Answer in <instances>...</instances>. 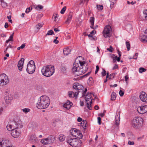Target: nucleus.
I'll use <instances>...</instances> for the list:
<instances>
[{"instance_id":"obj_1","label":"nucleus","mask_w":147,"mask_h":147,"mask_svg":"<svg viewBox=\"0 0 147 147\" xmlns=\"http://www.w3.org/2000/svg\"><path fill=\"white\" fill-rule=\"evenodd\" d=\"M88 64L84 61H81L77 58L73 64L72 71L76 76L81 75L85 73L88 70Z\"/></svg>"},{"instance_id":"obj_2","label":"nucleus","mask_w":147,"mask_h":147,"mask_svg":"<svg viewBox=\"0 0 147 147\" xmlns=\"http://www.w3.org/2000/svg\"><path fill=\"white\" fill-rule=\"evenodd\" d=\"M50 103V100L49 97L45 95H42L39 98L36 107L39 109H45L48 107Z\"/></svg>"},{"instance_id":"obj_3","label":"nucleus","mask_w":147,"mask_h":147,"mask_svg":"<svg viewBox=\"0 0 147 147\" xmlns=\"http://www.w3.org/2000/svg\"><path fill=\"white\" fill-rule=\"evenodd\" d=\"M41 72L42 74L44 76L50 77L55 72L54 66L51 65L44 66L42 68Z\"/></svg>"},{"instance_id":"obj_4","label":"nucleus","mask_w":147,"mask_h":147,"mask_svg":"<svg viewBox=\"0 0 147 147\" xmlns=\"http://www.w3.org/2000/svg\"><path fill=\"white\" fill-rule=\"evenodd\" d=\"M143 119L140 117H135L132 121V126L137 128L140 127L143 124Z\"/></svg>"},{"instance_id":"obj_5","label":"nucleus","mask_w":147,"mask_h":147,"mask_svg":"<svg viewBox=\"0 0 147 147\" xmlns=\"http://www.w3.org/2000/svg\"><path fill=\"white\" fill-rule=\"evenodd\" d=\"M67 142L70 145L74 147H80L81 146V141L76 138H68Z\"/></svg>"},{"instance_id":"obj_6","label":"nucleus","mask_w":147,"mask_h":147,"mask_svg":"<svg viewBox=\"0 0 147 147\" xmlns=\"http://www.w3.org/2000/svg\"><path fill=\"white\" fill-rule=\"evenodd\" d=\"M35 70V66L34 61L31 60L27 64L26 71L29 74H32L34 72Z\"/></svg>"},{"instance_id":"obj_7","label":"nucleus","mask_w":147,"mask_h":147,"mask_svg":"<svg viewBox=\"0 0 147 147\" xmlns=\"http://www.w3.org/2000/svg\"><path fill=\"white\" fill-rule=\"evenodd\" d=\"M9 82L8 76L5 74L0 75V85H4L7 84Z\"/></svg>"},{"instance_id":"obj_8","label":"nucleus","mask_w":147,"mask_h":147,"mask_svg":"<svg viewBox=\"0 0 147 147\" xmlns=\"http://www.w3.org/2000/svg\"><path fill=\"white\" fill-rule=\"evenodd\" d=\"M111 31V28L110 26L107 25L106 26L103 32V35L104 37L106 38L110 37L111 36L110 34Z\"/></svg>"},{"instance_id":"obj_9","label":"nucleus","mask_w":147,"mask_h":147,"mask_svg":"<svg viewBox=\"0 0 147 147\" xmlns=\"http://www.w3.org/2000/svg\"><path fill=\"white\" fill-rule=\"evenodd\" d=\"M11 123L14 129H18L19 128H22V127L21 121L20 120L18 121L17 122L15 121H12Z\"/></svg>"},{"instance_id":"obj_10","label":"nucleus","mask_w":147,"mask_h":147,"mask_svg":"<svg viewBox=\"0 0 147 147\" xmlns=\"http://www.w3.org/2000/svg\"><path fill=\"white\" fill-rule=\"evenodd\" d=\"M137 111L140 114H143L147 112V105L141 106L137 108Z\"/></svg>"},{"instance_id":"obj_11","label":"nucleus","mask_w":147,"mask_h":147,"mask_svg":"<svg viewBox=\"0 0 147 147\" xmlns=\"http://www.w3.org/2000/svg\"><path fill=\"white\" fill-rule=\"evenodd\" d=\"M140 100L143 102L147 103V94L144 92H142L139 96Z\"/></svg>"},{"instance_id":"obj_12","label":"nucleus","mask_w":147,"mask_h":147,"mask_svg":"<svg viewBox=\"0 0 147 147\" xmlns=\"http://www.w3.org/2000/svg\"><path fill=\"white\" fill-rule=\"evenodd\" d=\"M11 134L13 137L17 138L20 134V132H19L18 129H15L11 131Z\"/></svg>"},{"instance_id":"obj_13","label":"nucleus","mask_w":147,"mask_h":147,"mask_svg":"<svg viewBox=\"0 0 147 147\" xmlns=\"http://www.w3.org/2000/svg\"><path fill=\"white\" fill-rule=\"evenodd\" d=\"M24 61V59L23 58H22L18 62V69L20 71L22 70Z\"/></svg>"},{"instance_id":"obj_14","label":"nucleus","mask_w":147,"mask_h":147,"mask_svg":"<svg viewBox=\"0 0 147 147\" xmlns=\"http://www.w3.org/2000/svg\"><path fill=\"white\" fill-rule=\"evenodd\" d=\"M73 88L78 91L82 90L83 88V86L78 83H76L73 86Z\"/></svg>"},{"instance_id":"obj_15","label":"nucleus","mask_w":147,"mask_h":147,"mask_svg":"<svg viewBox=\"0 0 147 147\" xmlns=\"http://www.w3.org/2000/svg\"><path fill=\"white\" fill-rule=\"evenodd\" d=\"M72 105V103L69 100H67L66 102L63 104V106L67 109H69Z\"/></svg>"},{"instance_id":"obj_16","label":"nucleus","mask_w":147,"mask_h":147,"mask_svg":"<svg viewBox=\"0 0 147 147\" xmlns=\"http://www.w3.org/2000/svg\"><path fill=\"white\" fill-rule=\"evenodd\" d=\"M13 99V97L11 95H9L5 98V102L7 104L9 103Z\"/></svg>"},{"instance_id":"obj_17","label":"nucleus","mask_w":147,"mask_h":147,"mask_svg":"<svg viewBox=\"0 0 147 147\" xmlns=\"http://www.w3.org/2000/svg\"><path fill=\"white\" fill-rule=\"evenodd\" d=\"M30 140L32 143H34L37 142L38 139L35 135H32L30 136Z\"/></svg>"},{"instance_id":"obj_18","label":"nucleus","mask_w":147,"mask_h":147,"mask_svg":"<svg viewBox=\"0 0 147 147\" xmlns=\"http://www.w3.org/2000/svg\"><path fill=\"white\" fill-rule=\"evenodd\" d=\"M115 122L114 124L116 126H118L119 124L120 121V117L119 114L116 115L115 116Z\"/></svg>"},{"instance_id":"obj_19","label":"nucleus","mask_w":147,"mask_h":147,"mask_svg":"<svg viewBox=\"0 0 147 147\" xmlns=\"http://www.w3.org/2000/svg\"><path fill=\"white\" fill-rule=\"evenodd\" d=\"M92 95L94 96V94H93L92 93H90L89 94L88 93H87L86 96L85 97L86 102H88L89 100H92Z\"/></svg>"},{"instance_id":"obj_20","label":"nucleus","mask_w":147,"mask_h":147,"mask_svg":"<svg viewBox=\"0 0 147 147\" xmlns=\"http://www.w3.org/2000/svg\"><path fill=\"white\" fill-rule=\"evenodd\" d=\"M71 135L74 137H76L78 134V130L77 129H73L71 131Z\"/></svg>"},{"instance_id":"obj_21","label":"nucleus","mask_w":147,"mask_h":147,"mask_svg":"<svg viewBox=\"0 0 147 147\" xmlns=\"http://www.w3.org/2000/svg\"><path fill=\"white\" fill-rule=\"evenodd\" d=\"M71 52V49H69L68 47L64 49L63 51L64 54L66 55L69 54Z\"/></svg>"},{"instance_id":"obj_22","label":"nucleus","mask_w":147,"mask_h":147,"mask_svg":"<svg viewBox=\"0 0 147 147\" xmlns=\"http://www.w3.org/2000/svg\"><path fill=\"white\" fill-rule=\"evenodd\" d=\"M4 144L3 147H14L12 146H10V143L8 140L6 139L5 142Z\"/></svg>"},{"instance_id":"obj_23","label":"nucleus","mask_w":147,"mask_h":147,"mask_svg":"<svg viewBox=\"0 0 147 147\" xmlns=\"http://www.w3.org/2000/svg\"><path fill=\"white\" fill-rule=\"evenodd\" d=\"M49 139L46 138L44 139L41 140L40 141V142L42 144L44 145H47L49 143Z\"/></svg>"},{"instance_id":"obj_24","label":"nucleus","mask_w":147,"mask_h":147,"mask_svg":"<svg viewBox=\"0 0 147 147\" xmlns=\"http://www.w3.org/2000/svg\"><path fill=\"white\" fill-rule=\"evenodd\" d=\"M92 103V100H89L88 102H86V104L88 108L90 110L91 109V105Z\"/></svg>"},{"instance_id":"obj_25","label":"nucleus","mask_w":147,"mask_h":147,"mask_svg":"<svg viewBox=\"0 0 147 147\" xmlns=\"http://www.w3.org/2000/svg\"><path fill=\"white\" fill-rule=\"evenodd\" d=\"M72 18V14L71 13H70L68 16L67 20L65 22V23L67 24H68L70 23Z\"/></svg>"},{"instance_id":"obj_26","label":"nucleus","mask_w":147,"mask_h":147,"mask_svg":"<svg viewBox=\"0 0 147 147\" xmlns=\"http://www.w3.org/2000/svg\"><path fill=\"white\" fill-rule=\"evenodd\" d=\"M6 127L7 130L9 131H12L14 129H13V127L12 125H11V122H10L9 123L8 125H7Z\"/></svg>"},{"instance_id":"obj_27","label":"nucleus","mask_w":147,"mask_h":147,"mask_svg":"<svg viewBox=\"0 0 147 147\" xmlns=\"http://www.w3.org/2000/svg\"><path fill=\"white\" fill-rule=\"evenodd\" d=\"M65 136L62 134H61L59 135V139L61 142L63 141L65 139Z\"/></svg>"},{"instance_id":"obj_28","label":"nucleus","mask_w":147,"mask_h":147,"mask_svg":"<svg viewBox=\"0 0 147 147\" xmlns=\"http://www.w3.org/2000/svg\"><path fill=\"white\" fill-rule=\"evenodd\" d=\"M116 98V93L114 92H112L111 95V100H115Z\"/></svg>"},{"instance_id":"obj_29","label":"nucleus","mask_w":147,"mask_h":147,"mask_svg":"<svg viewBox=\"0 0 147 147\" xmlns=\"http://www.w3.org/2000/svg\"><path fill=\"white\" fill-rule=\"evenodd\" d=\"M87 125V121H83L80 124L81 126H82L84 128L86 127Z\"/></svg>"},{"instance_id":"obj_30","label":"nucleus","mask_w":147,"mask_h":147,"mask_svg":"<svg viewBox=\"0 0 147 147\" xmlns=\"http://www.w3.org/2000/svg\"><path fill=\"white\" fill-rule=\"evenodd\" d=\"M94 19L95 18L94 17H91L90 18V22L91 24V26H90V27H92L94 25Z\"/></svg>"},{"instance_id":"obj_31","label":"nucleus","mask_w":147,"mask_h":147,"mask_svg":"<svg viewBox=\"0 0 147 147\" xmlns=\"http://www.w3.org/2000/svg\"><path fill=\"white\" fill-rule=\"evenodd\" d=\"M5 140H0V147H3V145L5 142Z\"/></svg>"},{"instance_id":"obj_32","label":"nucleus","mask_w":147,"mask_h":147,"mask_svg":"<svg viewBox=\"0 0 147 147\" xmlns=\"http://www.w3.org/2000/svg\"><path fill=\"white\" fill-rule=\"evenodd\" d=\"M42 26V24H38L36 26V27L38 30Z\"/></svg>"},{"instance_id":"obj_33","label":"nucleus","mask_w":147,"mask_h":147,"mask_svg":"<svg viewBox=\"0 0 147 147\" xmlns=\"http://www.w3.org/2000/svg\"><path fill=\"white\" fill-rule=\"evenodd\" d=\"M68 93V96L69 97L72 98L74 97V92L71 91H69Z\"/></svg>"},{"instance_id":"obj_34","label":"nucleus","mask_w":147,"mask_h":147,"mask_svg":"<svg viewBox=\"0 0 147 147\" xmlns=\"http://www.w3.org/2000/svg\"><path fill=\"white\" fill-rule=\"evenodd\" d=\"M54 32L52 30H50L46 34V36L47 35H51L53 34Z\"/></svg>"},{"instance_id":"obj_35","label":"nucleus","mask_w":147,"mask_h":147,"mask_svg":"<svg viewBox=\"0 0 147 147\" xmlns=\"http://www.w3.org/2000/svg\"><path fill=\"white\" fill-rule=\"evenodd\" d=\"M143 14L145 19L147 20V10H145L144 11Z\"/></svg>"},{"instance_id":"obj_36","label":"nucleus","mask_w":147,"mask_h":147,"mask_svg":"<svg viewBox=\"0 0 147 147\" xmlns=\"http://www.w3.org/2000/svg\"><path fill=\"white\" fill-rule=\"evenodd\" d=\"M146 70V69H145L143 67H140L139 68V72L140 73L145 71Z\"/></svg>"},{"instance_id":"obj_37","label":"nucleus","mask_w":147,"mask_h":147,"mask_svg":"<svg viewBox=\"0 0 147 147\" xmlns=\"http://www.w3.org/2000/svg\"><path fill=\"white\" fill-rule=\"evenodd\" d=\"M13 37L12 36H10L9 37V39L6 41V43H8V42L11 41H13Z\"/></svg>"},{"instance_id":"obj_38","label":"nucleus","mask_w":147,"mask_h":147,"mask_svg":"<svg viewBox=\"0 0 147 147\" xmlns=\"http://www.w3.org/2000/svg\"><path fill=\"white\" fill-rule=\"evenodd\" d=\"M125 43L127 46V51H129L130 50V46L129 43V42L127 41Z\"/></svg>"},{"instance_id":"obj_39","label":"nucleus","mask_w":147,"mask_h":147,"mask_svg":"<svg viewBox=\"0 0 147 147\" xmlns=\"http://www.w3.org/2000/svg\"><path fill=\"white\" fill-rule=\"evenodd\" d=\"M22 111L25 113H26L30 111V109L28 108H24L22 109Z\"/></svg>"},{"instance_id":"obj_40","label":"nucleus","mask_w":147,"mask_h":147,"mask_svg":"<svg viewBox=\"0 0 147 147\" xmlns=\"http://www.w3.org/2000/svg\"><path fill=\"white\" fill-rule=\"evenodd\" d=\"M66 6H65L61 10V11H60V13L61 14H63V13H64L65 11L66 10Z\"/></svg>"},{"instance_id":"obj_41","label":"nucleus","mask_w":147,"mask_h":147,"mask_svg":"<svg viewBox=\"0 0 147 147\" xmlns=\"http://www.w3.org/2000/svg\"><path fill=\"white\" fill-rule=\"evenodd\" d=\"M43 8V7L42 6L40 5H38L36 7V9L37 10H40L42 9Z\"/></svg>"},{"instance_id":"obj_42","label":"nucleus","mask_w":147,"mask_h":147,"mask_svg":"<svg viewBox=\"0 0 147 147\" xmlns=\"http://www.w3.org/2000/svg\"><path fill=\"white\" fill-rule=\"evenodd\" d=\"M97 7L98 9L99 10H102L103 9V7L102 5H97Z\"/></svg>"},{"instance_id":"obj_43","label":"nucleus","mask_w":147,"mask_h":147,"mask_svg":"<svg viewBox=\"0 0 147 147\" xmlns=\"http://www.w3.org/2000/svg\"><path fill=\"white\" fill-rule=\"evenodd\" d=\"M107 50L109 51L110 52L112 53L114 50V49L111 46H110V48H107Z\"/></svg>"},{"instance_id":"obj_44","label":"nucleus","mask_w":147,"mask_h":147,"mask_svg":"<svg viewBox=\"0 0 147 147\" xmlns=\"http://www.w3.org/2000/svg\"><path fill=\"white\" fill-rule=\"evenodd\" d=\"M106 71L105 69H103V71L101 73L102 76H104L106 75Z\"/></svg>"},{"instance_id":"obj_45","label":"nucleus","mask_w":147,"mask_h":147,"mask_svg":"<svg viewBox=\"0 0 147 147\" xmlns=\"http://www.w3.org/2000/svg\"><path fill=\"white\" fill-rule=\"evenodd\" d=\"M119 94L120 96H123L124 94V92L121 90H120Z\"/></svg>"},{"instance_id":"obj_46","label":"nucleus","mask_w":147,"mask_h":147,"mask_svg":"<svg viewBox=\"0 0 147 147\" xmlns=\"http://www.w3.org/2000/svg\"><path fill=\"white\" fill-rule=\"evenodd\" d=\"M147 38V36H145L144 38H141V41L142 42H144L146 41V40Z\"/></svg>"},{"instance_id":"obj_47","label":"nucleus","mask_w":147,"mask_h":147,"mask_svg":"<svg viewBox=\"0 0 147 147\" xmlns=\"http://www.w3.org/2000/svg\"><path fill=\"white\" fill-rule=\"evenodd\" d=\"M96 69L95 71V74H96L98 72L99 69V67L98 65H96Z\"/></svg>"},{"instance_id":"obj_48","label":"nucleus","mask_w":147,"mask_h":147,"mask_svg":"<svg viewBox=\"0 0 147 147\" xmlns=\"http://www.w3.org/2000/svg\"><path fill=\"white\" fill-rule=\"evenodd\" d=\"M128 144L129 145H133L134 144V143L133 141L131 142L130 141H129L128 142Z\"/></svg>"},{"instance_id":"obj_49","label":"nucleus","mask_w":147,"mask_h":147,"mask_svg":"<svg viewBox=\"0 0 147 147\" xmlns=\"http://www.w3.org/2000/svg\"><path fill=\"white\" fill-rule=\"evenodd\" d=\"M87 91V90L86 88L85 90L82 92V96L83 97L85 96V94L86 92Z\"/></svg>"},{"instance_id":"obj_50","label":"nucleus","mask_w":147,"mask_h":147,"mask_svg":"<svg viewBox=\"0 0 147 147\" xmlns=\"http://www.w3.org/2000/svg\"><path fill=\"white\" fill-rule=\"evenodd\" d=\"M98 123L99 125H100L101 124L100 122L101 121V119L100 117H98Z\"/></svg>"},{"instance_id":"obj_51","label":"nucleus","mask_w":147,"mask_h":147,"mask_svg":"<svg viewBox=\"0 0 147 147\" xmlns=\"http://www.w3.org/2000/svg\"><path fill=\"white\" fill-rule=\"evenodd\" d=\"M138 53H136L135 54V55L134 56V57L133 58L134 59H136L137 58V56L138 55Z\"/></svg>"},{"instance_id":"obj_52","label":"nucleus","mask_w":147,"mask_h":147,"mask_svg":"<svg viewBox=\"0 0 147 147\" xmlns=\"http://www.w3.org/2000/svg\"><path fill=\"white\" fill-rule=\"evenodd\" d=\"M80 92L79 91H78L77 92H75V93H74V97L76 96H77L78 94V93L79 92Z\"/></svg>"},{"instance_id":"obj_53","label":"nucleus","mask_w":147,"mask_h":147,"mask_svg":"<svg viewBox=\"0 0 147 147\" xmlns=\"http://www.w3.org/2000/svg\"><path fill=\"white\" fill-rule=\"evenodd\" d=\"M30 7L26 9L25 12L26 13H29L30 11Z\"/></svg>"},{"instance_id":"obj_54","label":"nucleus","mask_w":147,"mask_h":147,"mask_svg":"<svg viewBox=\"0 0 147 147\" xmlns=\"http://www.w3.org/2000/svg\"><path fill=\"white\" fill-rule=\"evenodd\" d=\"M53 16H54V20L55 21H57V19H58V18L57 17V15L56 14L55 16H54V15H53Z\"/></svg>"},{"instance_id":"obj_55","label":"nucleus","mask_w":147,"mask_h":147,"mask_svg":"<svg viewBox=\"0 0 147 147\" xmlns=\"http://www.w3.org/2000/svg\"><path fill=\"white\" fill-rule=\"evenodd\" d=\"M118 68V66L117 64H115L114 66L113 67V69L114 70Z\"/></svg>"},{"instance_id":"obj_56","label":"nucleus","mask_w":147,"mask_h":147,"mask_svg":"<svg viewBox=\"0 0 147 147\" xmlns=\"http://www.w3.org/2000/svg\"><path fill=\"white\" fill-rule=\"evenodd\" d=\"M91 28L94 30L96 29L98 27V25H96L95 26H93L92 27H90Z\"/></svg>"},{"instance_id":"obj_57","label":"nucleus","mask_w":147,"mask_h":147,"mask_svg":"<svg viewBox=\"0 0 147 147\" xmlns=\"http://www.w3.org/2000/svg\"><path fill=\"white\" fill-rule=\"evenodd\" d=\"M25 46H26L25 44L24 43L21 45V46L20 47V48H21V49H22L24 48L25 47Z\"/></svg>"},{"instance_id":"obj_58","label":"nucleus","mask_w":147,"mask_h":147,"mask_svg":"<svg viewBox=\"0 0 147 147\" xmlns=\"http://www.w3.org/2000/svg\"><path fill=\"white\" fill-rule=\"evenodd\" d=\"M96 33V31L95 30H93L90 32V34H95Z\"/></svg>"},{"instance_id":"obj_59","label":"nucleus","mask_w":147,"mask_h":147,"mask_svg":"<svg viewBox=\"0 0 147 147\" xmlns=\"http://www.w3.org/2000/svg\"><path fill=\"white\" fill-rule=\"evenodd\" d=\"M125 81L127 83V80L129 79L128 77L127 76H125Z\"/></svg>"},{"instance_id":"obj_60","label":"nucleus","mask_w":147,"mask_h":147,"mask_svg":"<svg viewBox=\"0 0 147 147\" xmlns=\"http://www.w3.org/2000/svg\"><path fill=\"white\" fill-rule=\"evenodd\" d=\"M82 118L79 117L78 118L77 121L78 122H80L82 121Z\"/></svg>"},{"instance_id":"obj_61","label":"nucleus","mask_w":147,"mask_h":147,"mask_svg":"<svg viewBox=\"0 0 147 147\" xmlns=\"http://www.w3.org/2000/svg\"><path fill=\"white\" fill-rule=\"evenodd\" d=\"M116 74V73H112V74H110V76H112L113 78H114Z\"/></svg>"},{"instance_id":"obj_62","label":"nucleus","mask_w":147,"mask_h":147,"mask_svg":"<svg viewBox=\"0 0 147 147\" xmlns=\"http://www.w3.org/2000/svg\"><path fill=\"white\" fill-rule=\"evenodd\" d=\"M115 56V55L113 54H110V57L111 58H112L113 59L114 58V57Z\"/></svg>"},{"instance_id":"obj_63","label":"nucleus","mask_w":147,"mask_h":147,"mask_svg":"<svg viewBox=\"0 0 147 147\" xmlns=\"http://www.w3.org/2000/svg\"><path fill=\"white\" fill-rule=\"evenodd\" d=\"M53 42L55 44H57L59 42V41L56 40V39H55L54 40Z\"/></svg>"},{"instance_id":"obj_64","label":"nucleus","mask_w":147,"mask_h":147,"mask_svg":"<svg viewBox=\"0 0 147 147\" xmlns=\"http://www.w3.org/2000/svg\"><path fill=\"white\" fill-rule=\"evenodd\" d=\"M116 58H117L116 61H117L118 62H119L120 61V57H116Z\"/></svg>"}]
</instances>
